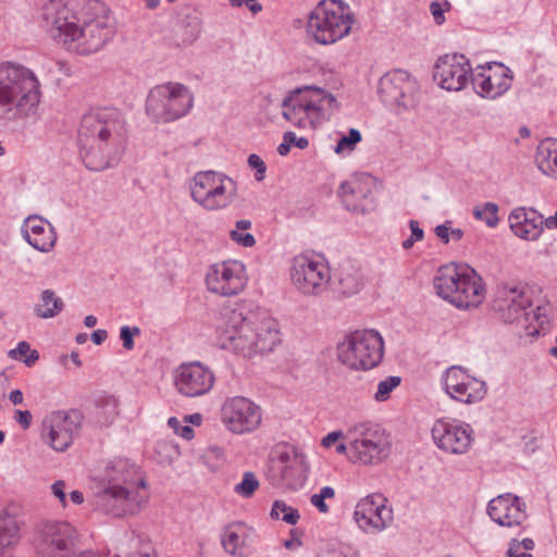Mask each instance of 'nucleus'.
I'll use <instances>...</instances> for the list:
<instances>
[{"label": "nucleus", "instance_id": "nucleus-1", "mask_svg": "<svg viewBox=\"0 0 557 557\" xmlns=\"http://www.w3.org/2000/svg\"><path fill=\"white\" fill-rule=\"evenodd\" d=\"M98 7L97 1H90L86 9L74 12L61 1L50 0L42 8L41 25L67 50L79 54L95 53L113 34L106 17L91 14Z\"/></svg>", "mask_w": 557, "mask_h": 557}, {"label": "nucleus", "instance_id": "nucleus-2", "mask_svg": "<svg viewBox=\"0 0 557 557\" xmlns=\"http://www.w3.org/2000/svg\"><path fill=\"white\" fill-rule=\"evenodd\" d=\"M126 121L115 108H97L83 115L78 128L79 156L90 171L119 162L126 147Z\"/></svg>", "mask_w": 557, "mask_h": 557}, {"label": "nucleus", "instance_id": "nucleus-3", "mask_svg": "<svg viewBox=\"0 0 557 557\" xmlns=\"http://www.w3.org/2000/svg\"><path fill=\"white\" fill-rule=\"evenodd\" d=\"M218 327V345L244 357L272 351L280 342L275 322L270 319L251 321L244 307H225Z\"/></svg>", "mask_w": 557, "mask_h": 557}, {"label": "nucleus", "instance_id": "nucleus-4", "mask_svg": "<svg viewBox=\"0 0 557 557\" xmlns=\"http://www.w3.org/2000/svg\"><path fill=\"white\" fill-rule=\"evenodd\" d=\"M40 96V84L29 69L15 64L0 66V120L35 114Z\"/></svg>", "mask_w": 557, "mask_h": 557}, {"label": "nucleus", "instance_id": "nucleus-5", "mask_svg": "<svg viewBox=\"0 0 557 557\" xmlns=\"http://www.w3.org/2000/svg\"><path fill=\"white\" fill-rule=\"evenodd\" d=\"M436 294L457 308L468 309L482 304L485 288L478 273L463 265H442L433 278Z\"/></svg>", "mask_w": 557, "mask_h": 557}, {"label": "nucleus", "instance_id": "nucleus-6", "mask_svg": "<svg viewBox=\"0 0 557 557\" xmlns=\"http://www.w3.org/2000/svg\"><path fill=\"white\" fill-rule=\"evenodd\" d=\"M282 107L283 116L294 125L315 127L336 108V98L322 88L305 86L290 91Z\"/></svg>", "mask_w": 557, "mask_h": 557}, {"label": "nucleus", "instance_id": "nucleus-7", "mask_svg": "<svg viewBox=\"0 0 557 557\" xmlns=\"http://www.w3.org/2000/svg\"><path fill=\"white\" fill-rule=\"evenodd\" d=\"M354 15L341 0H322L310 13L307 32L321 45L334 44L351 29Z\"/></svg>", "mask_w": 557, "mask_h": 557}, {"label": "nucleus", "instance_id": "nucleus-8", "mask_svg": "<svg viewBox=\"0 0 557 557\" xmlns=\"http://www.w3.org/2000/svg\"><path fill=\"white\" fill-rule=\"evenodd\" d=\"M384 342L374 330H357L337 344L338 361L352 370H370L383 358Z\"/></svg>", "mask_w": 557, "mask_h": 557}, {"label": "nucleus", "instance_id": "nucleus-9", "mask_svg": "<svg viewBox=\"0 0 557 557\" xmlns=\"http://www.w3.org/2000/svg\"><path fill=\"white\" fill-rule=\"evenodd\" d=\"M350 440L349 460L363 466L383 462L391 454L389 435L373 422H360L347 430Z\"/></svg>", "mask_w": 557, "mask_h": 557}, {"label": "nucleus", "instance_id": "nucleus-10", "mask_svg": "<svg viewBox=\"0 0 557 557\" xmlns=\"http://www.w3.org/2000/svg\"><path fill=\"white\" fill-rule=\"evenodd\" d=\"M194 104L190 90L180 83H165L150 89L146 113L154 122L170 123L185 116Z\"/></svg>", "mask_w": 557, "mask_h": 557}, {"label": "nucleus", "instance_id": "nucleus-11", "mask_svg": "<svg viewBox=\"0 0 557 557\" xmlns=\"http://www.w3.org/2000/svg\"><path fill=\"white\" fill-rule=\"evenodd\" d=\"M290 282L302 296L323 295L331 283L332 274L326 259L318 253L304 252L295 256L289 269Z\"/></svg>", "mask_w": 557, "mask_h": 557}, {"label": "nucleus", "instance_id": "nucleus-12", "mask_svg": "<svg viewBox=\"0 0 557 557\" xmlns=\"http://www.w3.org/2000/svg\"><path fill=\"white\" fill-rule=\"evenodd\" d=\"M190 196L209 211L227 208L236 198L237 185L230 176L216 171H201L190 182Z\"/></svg>", "mask_w": 557, "mask_h": 557}, {"label": "nucleus", "instance_id": "nucleus-13", "mask_svg": "<svg viewBox=\"0 0 557 557\" xmlns=\"http://www.w3.org/2000/svg\"><path fill=\"white\" fill-rule=\"evenodd\" d=\"M377 92L382 102L397 114L414 109L419 101L417 79L403 70L385 73L379 81Z\"/></svg>", "mask_w": 557, "mask_h": 557}, {"label": "nucleus", "instance_id": "nucleus-14", "mask_svg": "<svg viewBox=\"0 0 557 557\" xmlns=\"http://www.w3.org/2000/svg\"><path fill=\"white\" fill-rule=\"evenodd\" d=\"M531 306L530 297L525 287L522 285H502L497 288L493 300V308L498 317L506 323H521L528 331V334L535 335L540 331L531 327L530 320H540L534 311L529 310Z\"/></svg>", "mask_w": 557, "mask_h": 557}, {"label": "nucleus", "instance_id": "nucleus-15", "mask_svg": "<svg viewBox=\"0 0 557 557\" xmlns=\"http://www.w3.org/2000/svg\"><path fill=\"white\" fill-rule=\"evenodd\" d=\"M148 494L139 486L106 485L96 495L99 510L115 518L138 513L147 504Z\"/></svg>", "mask_w": 557, "mask_h": 557}, {"label": "nucleus", "instance_id": "nucleus-16", "mask_svg": "<svg viewBox=\"0 0 557 557\" xmlns=\"http://www.w3.org/2000/svg\"><path fill=\"white\" fill-rule=\"evenodd\" d=\"M221 421L233 434L251 433L261 424V408L246 397H231L221 407Z\"/></svg>", "mask_w": 557, "mask_h": 557}, {"label": "nucleus", "instance_id": "nucleus-17", "mask_svg": "<svg viewBox=\"0 0 557 557\" xmlns=\"http://www.w3.org/2000/svg\"><path fill=\"white\" fill-rule=\"evenodd\" d=\"M82 420L83 417L77 410L51 412L42 422V438L54 450L64 451L73 443Z\"/></svg>", "mask_w": 557, "mask_h": 557}, {"label": "nucleus", "instance_id": "nucleus-18", "mask_svg": "<svg viewBox=\"0 0 557 557\" xmlns=\"http://www.w3.org/2000/svg\"><path fill=\"white\" fill-rule=\"evenodd\" d=\"M246 267L238 260L212 264L206 275L208 289L221 296L240 293L247 284Z\"/></svg>", "mask_w": 557, "mask_h": 557}, {"label": "nucleus", "instance_id": "nucleus-19", "mask_svg": "<svg viewBox=\"0 0 557 557\" xmlns=\"http://www.w3.org/2000/svg\"><path fill=\"white\" fill-rule=\"evenodd\" d=\"M432 437L440 449L461 455L471 447L473 430L469 424L454 419H438L432 428Z\"/></svg>", "mask_w": 557, "mask_h": 557}, {"label": "nucleus", "instance_id": "nucleus-20", "mask_svg": "<svg viewBox=\"0 0 557 557\" xmlns=\"http://www.w3.org/2000/svg\"><path fill=\"white\" fill-rule=\"evenodd\" d=\"M382 494H370L361 498L354 512L358 527L366 533H379L393 522V510Z\"/></svg>", "mask_w": 557, "mask_h": 557}, {"label": "nucleus", "instance_id": "nucleus-21", "mask_svg": "<svg viewBox=\"0 0 557 557\" xmlns=\"http://www.w3.org/2000/svg\"><path fill=\"white\" fill-rule=\"evenodd\" d=\"M472 77V67L463 54H445L434 65V81L448 91L465 89Z\"/></svg>", "mask_w": 557, "mask_h": 557}, {"label": "nucleus", "instance_id": "nucleus-22", "mask_svg": "<svg viewBox=\"0 0 557 557\" xmlns=\"http://www.w3.org/2000/svg\"><path fill=\"white\" fill-rule=\"evenodd\" d=\"M214 374L200 362L181 364L174 374V384L180 394L187 397H198L211 391Z\"/></svg>", "mask_w": 557, "mask_h": 557}, {"label": "nucleus", "instance_id": "nucleus-23", "mask_svg": "<svg viewBox=\"0 0 557 557\" xmlns=\"http://www.w3.org/2000/svg\"><path fill=\"white\" fill-rule=\"evenodd\" d=\"M373 178L368 174L352 176L342 183L339 196L347 210L356 213H367L375 208Z\"/></svg>", "mask_w": 557, "mask_h": 557}, {"label": "nucleus", "instance_id": "nucleus-24", "mask_svg": "<svg viewBox=\"0 0 557 557\" xmlns=\"http://www.w3.org/2000/svg\"><path fill=\"white\" fill-rule=\"evenodd\" d=\"M487 513L494 522L505 528L519 527L527 519L524 504L518 496L510 493L498 495L490 500Z\"/></svg>", "mask_w": 557, "mask_h": 557}, {"label": "nucleus", "instance_id": "nucleus-25", "mask_svg": "<svg viewBox=\"0 0 557 557\" xmlns=\"http://www.w3.org/2000/svg\"><path fill=\"white\" fill-rule=\"evenodd\" d=\"M509 73L510 70L503 65H499L494 72H492V66H488V73L480 72L473 75V88L482 98L496 99L509 90L512 81Z\"/></svg>", "mask_w": 557, "mask_h": 557}, {"label": "nucleus", "instance_id": "nucleus-26", "mask_svg": "<svg viewBox=\"0 0 557 557\" xmlns=\"http://www.w3.org/2000/svg\"><path fill=\"white\" fill-rule=\"evenodd\" d=\"M24 239L36 250L49 252L57 242L54 227L47 220L37 215L28 216L22 225Z\"/></svg>", "mask_w": 557, "mask_h": 557}, {"label": "nucleus", "instance_id": "nucleus-27", "mask_svg": "<svg viewBox=\"0 0 557 557\" xmlns=\"http://www.w3.org/2000/svg\"><path fill=\"white\" fill-rule=\"evenodd\" d=\"M509 225L516 236L524 240H536L543 233L542 214L533 208H516L508 216Z\"/></svg>", "mask_w": 557, "mask_h": 557}, {"label": "nucleus", "instance_id": "nucleus-28", "mask_svg": "<svg viewBox=\"0 0 557 557\" xmlns=\"http://www.w3.org/2000/svg\"><path fill=\"white\" fill-rule=\"evenodd\" d=\"M45 541L51 554L65 557L74 547L76 530L65 521L49 522L45 528Z\"/></svg>", "mask_w": 557, "mask_h": 557}, {"label": "nucleus", "instance_id": "nucleus-29", "mask_svg": "<svg viewBox=\"0 0 557 557\" xmlns=\"http://www.w3.org/2000/svg\"><path fill=\"white\" fill-rule=\"evenodd\" d=\"M253 530L242 522L226 525L222 532V545L233 556H244L253 544Z\"/></svg>", "mask_w": 557, "mask_h": 557}, {"label": "nucleus", "instance_id": "nucleus-30", "mask_svg": "<svg viewBox=\"0 0 557 557\" xmlns=\"http://www.w3.org/2000/svg\"><path fill=\"white\" fill-rule=\"evenodd\" d=\"M137 468L129 460L117 458L107 466L106 481L107 485H128L129 487H137L139 490L146 488V483L143 479L137 480Z\"/></svg>", "mask_w": 557, "mask_h": 557}, {"label": "nucleus", "instance_id": "nucleus-31", "mask_svg": "<svg viewBox=\"0 0 557 557\" xmlns=\"http://www.w3.org/2000/svg\"><path fill=\"white\" fill-rule=\"evenodd\" d=\"M338 290L347 296L357 294L362 287V275L357 265L351 261L339 264L336 273Z\"/></svg>", "mask_w": 557, "mask_h": 557}, {"label": "nucleus", "instance_id": "nucleus-32", "mask_svg": "<svg viewBox=\"0 0 557 557\" xmlns=\"http://www.w3.org/2000/svg\"><path fill=\"white\" fill-rule=\"evenodd\" d=\"M447 394L460 403L473 404L485 396L486 385L483 381L469 375L468 380L459 382L458 387L451 388Z\"/></svg>", "mask_w": 557, "mask_h": 557}, {"label": "nucleus", "instance_id": "nucleus-33", "mask_svg": "<svg viewBox=\"0 0 557 557\" xmlns=\"http://www.w3.org/2000/svg\"><path fill=\"white\" fill-rule=\"evenodd\" d=\"M535 161L543 174L557 180V139L543 140L537 147Z\"/></svg>", "mask_w": 557, "mask_h": 557}, {"label": "nucleus", "instance_id": "nucleus-34", "mask_svg": "<svg viewBox=\"0 0 557 557\" xmlns=\"http://www.w3.org/2000/svg\"><path fill=\"white\" fill-rule=\"evenodd\" d=\"M63 309V300L53 290L45 289L40 294L39 302L34 308V313L41 319H51Z\"/></svg>", "mask_w": 557, "mask_h": 557}, {"label": "nucleus", "instance_id": "nucleus-35", "mask_svg": "<svg viewBox=\"0 0 557 557\" xmlns=\"http://www.w3.org/2000/svg\"><path fill=\"white\" fill-rule=\"evenodd\" d=\"M20 539L17 520L11 516L0 518V550L14 545Z\"/></svg>", "mask_w": 557, "mask_h": 557}, {"label": "nucleus", "instance_id": "nucleus-36", "mask_svg": "<svg viewBox=\"0 0 557 557\" xmlns=\"http://www.w3.org/2000/svg\"><path fill=\"white\" fill-rule=\"evenodd\" d=\"M251 226L252 223L250 220L243 219L236 221L235 227L230 231L231 240L245 248L253 247L256 245V238L249 233Z\"/></svg>", "mask_w": 557, "mask_h": 557}, {"label": "nucleus", "instance_id": "nucleus-37", "mask_svg": "<svg viewBox=\"0 0 557 557\" xmlns=\"http://www.w3.org/2000/svg\"><path fill=\"white\" fill-rule=\"evenodd\" d=\"M270 516L272 519L282 520L292 525H295L300 519L299 511L281 499L274 500Z\"/></svg>", "mask_w": 557, "mask_h": 557}, {"label": "nucleus", "instance_id": "nucleus-38", "mask_svg": "<svg viewBox=\"0 0 557 557\" xmlns=\"http://www.w3.org/2000/svg\"><path fill=\"white\" fill-rule=\"evenodd\" d=\"M9 357L23 361L27 367H32L39 359V354L37 350H30L29 344L22 341L17 344L16 348L9 351Z\"/></svg>", "mask_w": 557, "mask_h": 557}, {"label": "nucleus", "instance_id": "nucleus-39", "mask_svg": "<svg viewBox=\"0 0 557 557\" xmlns=\"http://www.w3.org/2000/svg\"><path fill=\"white\" fill-rule=\"evenodd\" d=\"M498 206L494 202H485L483 206H476L473 209L475 219L484 221L488 227H495L498 223Z\"/></svg>", "mask_w": 557, "mask_h": 557}, {"label": "nucleus", "instance_id": "nucleus-40", "mask_svg": "<svg viewBox=\"0 0 557 557\" xmlns=\"http://www.w3.org/2000/svg\"><path fill=\"white\" fill-rule=\"evenodd\" d=\"M335 498V490L332 486H323L319 493H314L310 496V504L318 509L320 513H327L330 506L326 500H333Z\"/></svg>", "mask_w": 557, "mask_h": 557}, {"label": "nucleus", "instance_id": "nucleus-41", "mask_svg": "<svg viewBox=\"0 0 557 557\" xmlns=\"http://www.w3.org/2000/svg\"><path fill=\"white\" fill-rule=\"evenodd\" d=\"M362 140L361 133L356 128H350L348 132V135L342 136L335 148L334 151L337 154H342L345 152H351L355 150L356 146Z\"/></svg>", "mask_w": 557, "mask_h": 557}, {"label": "nucleus", "instance_id": "nucleus-42", "mask_svg": "<svg viewBox=\"0 0 557 557\" xmlns=\"http://www.w3.org/2000/svg\"><path fill=\"white\" fill-rule=\"evenodd\" d=\"M400 376H387L383 381L379 382L377 389L373 398L379 403L387 400L391 396V393L400 385Z\"/></svg>", "mask_w": 557, "mask_h": 557}, {"label": "nucleus", "instance_id": "nucleus-43", "mask_svg": "<svg viewBox=\"0 0 557 557\" xmlns=\"http://www.w3.org/2000/svg\"><path fill=\"white\" fill-rule=\"evenodd\" d=\"M259 487V481L252 472H245L240 483L236 484L234 491L244 498H249Z\"/></svg>", "mask_w": 557, "mask_h": 557}, {"label": "nucleus", "instance_id": "nucleus-44", "mask_svg": "<svg viewBox=\"0 0 557 557\" xmlns=\"http://www.w3.org/2000/svg\"><path fill=\"white\" fill-rule=\"evenodd\" d=\"M468 374L460 367H450L443 375V386L447 393L454 387H458V383L468 380Z\"/></svg>", "mask_w": 557, "mask_h": 557}, {"label": "nucleus", "instance_id": "nucleus-45", "mask_svg": "<svg viewBox=\"0 0 557 557\" xmlns=\"http://www.w3.org/2000/svg\"><path fill=\"white\" fill-rule=\"evenodd\" d=\"M534 548V542L531 539H523L522 541L512 540L507 550L508 557H532L529 553Z\"/></svg>", "mask_w": 557, "mask_h": 557}, {"label": "nucleus", "instance_id": "nucleus-46", "mask_svg": "<svg viewBox=\"0 0 557 557\" xmlns=\"http://www.w3.org/2000/svg\"><path fill=\"white\" fill-rule=\"evenodd\" d=\"M200 32H201L200 21L198 20V17L194 16L187 23L186 32L182 38V44L183 45L193 44L199 37Z\"/></svg>", "mask_w": 557, "mask_h": 557}, {"label": "nucleus", "instance_id": "nucleus-47", "mask_svg": "<svg viewBox=\"0 0 557 557\" xmlns=\"http://www.w3.org/2000/svg\"><path fill=\"white\" fill-rule=\"evenodd\" d=\"M140 329L138 326H122L120 332V338L123 342V346L127 350H132L134 348V335H139Z\"/></svg>", "mask_w": 557, "mask_h": 557}, {"label": "nucleus", "instance_id": "nucleus-48", "mask_svg": "<svg viewBox=\"0 0 557 557\" xmlns=\"http://www.w3.org/2000/svg\"><path fill=\"white\" fill-rule=\"evenodd\" d=\"M168 424L171 429H173L175 434L182 436L183 438L190 440L194 437L193 428L189 425H182L181 421L177 418L171 417L168 421Z\"/></svg>", "mask_w": 557, "mask_h": 557}, {"label": "nucleus", "instance_id": "nucleus-49", "mask_svg": "<svg viewBox=\"0 0 557 557\" xmlns=\"http://www.w3.org/2000/svg\"><path fill=\"white\" fill-rule=\"evenodd\" d=\"M247 162L251 169H256L255 178L258 182L262 181L265 176V171H267V165H265L264 161L258 154L251 153L248 157Z\"/></svg>", "mask_w": 557, "mask_h": 557}, {"label": "nucleus", "instance_id": "nucleus-50", "mask_svg": "<svg viewBox=\"0 0 557 557\" xmlns=\"http://www.w3.org/2000/svg\"><path fill=\"white\" fill-rule=\"evenodd\" d=\"M301 531L298 529H292L289 532V539L285 540L283 545L286 549L296 550L302 546Z\"/></svg>", "mask_w": 557, "mask_h": 557}, {"label": "nucleus", "instance_id": "nucleus-51", "mask_svg": "<svg viewBox=\"0 0 557 557\" xmlns=\"http://www.w3.org/2000/svg\"><path fill=\"white\" fill-rule=\"evenodd\" d=\"M65 482L62 480L55 481L51 485V493L54 497H57L62 506L64 507L66 505V494H65Z\"/></svg>", "mask_w": 557, "mask_h": 557}, {"label": "nucleus", "instance_id": "nucleus-52", "mask_svg": "<svg viewBox=\"0 0 557 557\" xmlns=\"http://www.w3.org/2000/svg\"><path fill=\"white\" fill-rule=\"evenodd\" d=\"M284 139H287L288 144L295 145L299 149H306L309 145V141L306 137H297L294 132H286L284 134Z\"/></svg>", "mask_w": 557, "mask_h": 557}, {"label": "nucleus", "instance_id": "nucleus-53", "mask_svg": "<svg viewBox=\"0 0 557 557\" xmlns=\"http://www.w3.org/2000/svg\"><path fill=\"white\" fill-rule=\"evenodd\" d=\"M14 419L24 430H27L32 424L33 417L28 410H15Z\"/></svg>", "mask_w": 557, "mask_h": 557}, {"label": "nucleus", "instance_id": "nucleus-54", "mask_svg": "<svg viewBox=\"0 0 557 557\" xmlns=\"http://www.w3.org/2000/svg\"><path fill=\"white\" fill-rule=\"evenodd\" d=\"M449 225H451V221H446L444 224H440L434 228L435 235L442 240L444 244H448L450 238Z\"/></svg>", "mask_w": 557, "mask_h": 557}, {"label": "nucleus", "instance_id": "nucleus-55", "mask_svg": "<svg viewBox=\"0 0 557 557\" xmlns=\"http://www.w3.org/2000/svg\"><path fill=\"white\" fill-rule=\"evenodd\" d=\"M321 557H357V556L342 547H332V548H329Z\"/></svg>", "mask_w": 557, "mask_h": 557}, {"label": "nucleus", "instance_id": "nucleus-56", "mask_svg": "<svg viewBox=\"0 0 557 557\" xmlns=\"http://www.w3.org/2000/svg\"><path fill=\"white\" fill-rule=\"evenodd\" d=\"M409 227H410V231H411V237L416 240V242H419V240H422L423 237H424V232L423 230L420 227L419 225V222L416 221V220H410L409 222Z\"/></svg>", "mask_w": 557, "mask_h": 557}, {"label": "nucleus", "instance_id": "nucleus-57", "mask_svg": "<svg viewBox=\"0 0 557 557\" xmlns=\"http://www.w3.org/2000/svg\"><path fill=\"white\" fill-rule=\"evenodd\" d=\"M344 434L339 431L331 432L322 440V445L326 448H330L333 444H335L339 438H342Z\"/></svg>", "mask_w": 557, "mask_h": 557}, {"label": "nucleus", "instance_id": "nucleus-58", "mask_svg": "<svg viewBox=\"0 0 557 557\" xmlns=\"http://www.w3.org/2000/svg\"><path fill=\"white\" fill-rule=\"evenodd\" d=\"M223 449L218 447V446H212V447H209L205 454H203V458H215L218 460H221L223 458Z\"/></svg>", "mask_w": 557, "mask_h": 557}, {"label": "nucleus", "instance_id": "nucleus-59", "mask_svg": "<svg viewBox=\"0 0 557 557\" xmlns=\"http://www.w3.org/2000/svg\"><path fill=\"white\" fill-rule=\"evenodd\" d=\"M542 222H543V230L544 228L556 230L557 228V211L555 212L554 215H550L547 218H544L542 215Z\"/></svg>", "mask_w": 557, "mask_h": 557}, {"label": "nucleus", "instance_id": "nucleus-60", "mask_svg": "<svg viewBox=\"0 0 557 557\" xmlns=\"http://www.w3.org/2000/svg\"><path fill=\"white\" fill-rule=\"evenodd\" d=\"M430 8L436 23L442 24L444 21V16L441 5L436 2H432Z\"/></svg>", "mask_w": 557, "mask_h": 557}, {"label": "nucleus", "instance_id": "nucleus-61", "mask_svg": "<svg viewBox=\"0 0 557 557\" xmlns=\"http://www.w3.org/2000/svg\"><path fill=\"white\" fill-rule=\"evenodd\" d=\"M346 440V443H339L336 445V453L338 454H347V457L349 458L350 455V440L347 437V432L343 436Z\"/></svg>", "mask_w": 557, "mask_h": 557}, {"label": "nucleus", "instance_id": "nucleus-62", "mask_svg": "<svg viewBox=\"0 0 557 557\" xmlns=\"http://www.w3.org/2000/svg\"><path fill=\"white\" fill-rule=\"evenodd\" d=\"M107 337H108V333L104 330H96L91 334V341L96 345L102 344L107 339Z\"/></svg>", "mask_w": 557, "mask_h": 557}, {"label": "nucleus", "instance_id": "nucleus-63", "mask_svg": "<svg viewBox=\"0 0 557 557\" xmlns=\"http://www.w3.org/2000/svg\"><path fill=\"white\" fill-rule=\"evenodd\" d=\"M247 7V9L253 14H258L259 12L262 11V5L261 3L258 2V0H246L245 1V4Z\"/></svg>", "mask_w": 557, "mask_h": 557}, {"label": "nucleus", "instance_id": "nucleus-64", "mask_svg": "<svg viewBox=\"0 0 557 557\" xmlns=\"http://www.w3.org/2000/svg\"><path fill=\"white\" fill-rule=\"evenodd\" d=\"M9 399L12 404L14 405H21L23 404V393L22 391L20 389H13L10 395H9Z\"/></svg>", "mask_w": 557, "mask_h": 557}]
</instances>
